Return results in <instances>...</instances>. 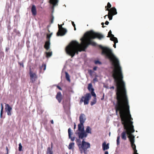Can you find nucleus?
<instances>
[{
	"label": "nucleus",
	"mask_w": 154,
	"mask_h": 154,
	"mask_svg": "<svg viewBox=\"0 0 154 154\" xmlns=\"http://www.w3.org/2000/svg\"><path fill=\"white\" fill-rule=\"evenodd\" d=\"M94 63L96 64H101V62H100V61H99V60H95L94 61Z\"/></svg>",
	"instance_id": "c9c22d12"
},
{
	"label": "nucleus",
	"mask_w": 154,
	"mask_h": 154,
	"mask_svg": "<svg viewBox=\"0 0 154 154\" xmlns=\"http://www.w3.org/2000/svg\"><path fill=\"white\" fill-rule=\"evenodd\" d=\"M17 59H19V57L18 55H17Z\"/></svg>",
	"instance_id": "680f3d73"
},
{
	"label": "nucleus",
	"mask_w": 154,
	"mask_h": 154,
	"mask_svg": "<svg viewBox=\"0 0 154 154\" xmlns=\"http://www.w3.org/2000/svg\"><path fill=\"white\" fill-rule=\"evenodd\" d=\"M31 12L33 16H35L36 14V10L35 6L34 5H32L31 8Z\"/></svg>",
	"instance_id": "ddd939ff"
},
{
	"label": "nucleus",
	"mask_w": 154,
	"mask_h": 154,
	"mask_svg": "<svg viewBox=\"0 0 154 154\" xmlns=\"http://www.w3.org/2000/svg\"><path fill=\"white\" fill-rule=\"evenodd\" d=\"M49 154H53V152L51 151L49 148Z\"/></svg>",
	"instance_id": "ea45409f"
},
{
	"label": "nucleus",
	"mask_w": 154,
	"mask_h": 154,
	"mask_svg": "<svg viewBox=\"0 0 154 154\" xmlns=\"http://www.w3.org/2000/svg\"><path fill=\"white\" fill-rule=\"evenodd\" d=\"M97 38L101 39L103 38V36L92 30L87 32L80 39L81 44L75 40L72 41L69 43L65 48L66 54L72 57L75 54H78L79 52L85 51L89 45L95 46L96 43L92 39Z\"/></svg>",
	"instance_id": "f03ea898"
},
{
	"label": "nucleus",
	"mask_w": 154,
	"mask_h": 154,
	"mask_svg": "<svg viewBox=\"0 0 154 154\" xmlns=\"http://www.w3.org/2000/svg\"><path fill=\"white\" fill-rule=\"evenodd\" d=\"M66 154H68V153H66Z\"/></svg>",
	"instance_id": "338daca9"
},
{
	"label": "nucleus",
	"mask_w": 154,
	"mask_h": 154,
	"mask_svg": "<svg viewBox=\"0 0 154 154\" xmlns=\"http://www.w3.org/2000/svg\"><path fill=\"white\" fill-rule=\"evenodd\" d=\"M101 25H102V27L103 28H104V27H105V26H104V23H103V22L102 23H101Z\"/></svg>",
	"instance_id": "09e8293b"
},
{
	"label": "nucleus",
	"mask_w": 154,
	"mask_h": 154,
	"mask_svg": "<svg viewBox=\"0 0 154 154\" xmlns=\"http://www.w3.org/2000/svg\"><path fill=\"white\" fill-rule=\"evenodd\" d=\"M88 88L89 91H92V89H94L92 88V85L91 83L88 84Z\"/></svg>",
	"instance_id": "5701e85b"
},
{
	"label": "nucleus",
	"mask_w": 154,
	"mask_h": 154,
	"mask_svg": "<svg viewBox=\"0 0 154 154\" xmlns=\"http://www.w3.org/2000/svg\"><path fill=\"white\" fill-rule=\"evenodd\" d=\"M14 31L16 33V35L19 36H20L21 35L19 31L17 30L16 29H14Z\"/></svg>",
	"instance_id": "a878e982"
},
{
	"label": "nucleus",
	"mask_w": 154,
	"mask_h": 154,
	"mask_svg": "<svg viewBox=\"0 0 154 154\" xmlns=\"http://www.w3.org/2000/svg\"><path fill=\"white\" fill-rule=\"evenodd\" d=\"M114 36V35L112 34V32L111 30H110L108 32V35L107 37H113Z\"/></svg>",
	"instance_id": "c85d7f7f"
},
{
	"label": "nucleus",
	"mask_w": 154,
	"mask_h": 154,
	"mask_svg": "<svg viewBox=\"0 0 154 154\" xmlns=\"http://www.w3.org/2000/svg\"><path fill=\"white\" fill-rule=\"evenodd\" d=\"M8 152H7V153H5V154H8Z\"/></svg>",
	"instance_id": "69168bd1"
},
{
	"label": "nucleus",
	"mask_w": 154,
	"mask_h": 154,
	"mask_svg": "<svg viewBox=\"0 0 154 154\" xmlns=\"http://www.w3.org/2000/svg\"><path fill=\"white\" fill-rule=\"evenodd\" d=\"M105 23L106 25H108L109 24V22L108 21H106L105 22Z\"/></svg>",
	"instance_id": "c03bdc74"
},
{
	"label": "nucleus",
	"mask_w": 154,
	"mask_h": 154,
	"mask_svg": "<svg viewBox=\"0 0 154 154\" xmlns=\"http://www.w3.org/2000/svg\"><path fill=\"white\" fill-rule=\"evenodd\" d=\"M134 151V154H138L137 152V150H136V149H135L134 150H133Z\"/></svg>",
	"instance_id": "58836bf2"
},
{
	"label": "nucleus",
	"mask_w": 154,
	"mask_h": 154,
	"mask_svg": "<svg viewBox=\"0 0 154 154\" xmlns=\"http://www.w3.org/2000/svg\"><path fill=\"white\" fill-rule=\"evenodd\" d=\"M76 134L78 135L79 138V139H84V138H85L88 136V134L85 132V131H79L77 132Z\"/></svg>",
	"instance_id": "6e6552de"
},
{
	"label": "nucleus",
	"mask_w": 154,
	"mask_h": 154,
	"mask_svg": "<svg viewBox=\"0 0 154 154\" xmlns=\"http://www.w3.org/2000/svg\"><path fill=\"white\" fill-rule=\"evenodd\" d=\"M110 37V40L113 41L114 43H117L118 42V41L117 38L116 37H115L114 36L113 37Z\"/></svg>",
	"instance_id": "6ab92c4d"
},
{
	"label": "nucleus",
	"mask_w": 154,
	"mask_h": 154,
	"mask_svg": "<svg viewBox=\"0 0 154 154\" xmlns=\"http://www.w3.org/2000/svg\"><path fill=\"white\" fill-rule=\"evenodd\" d=\"M105 154H108V151H106L105 152Z\"/></svg>",
	"instance_id": "4d7b16f0"
},
{
	"label": "nucleus",
	"mask_w": 154,
	"mask_h": 154,
	"mask_svg": "<svg viewBox=\"0 0 154 154\" xmlns=\"http://www.w3.org/2000/svg\"><path fill=\"white\" fill-rule=\"evenodd\" d=\"M58 26L59 30L58 32L57 33V36L64 35L67 32L66 29L62 27V24L59 25L58 24Z\"/></svg>",
	"instance_id": "423d86ee"
},
{
	"label": "nucleus",
	"mask_w": 154,
	"mask_h": 154,
	"mask_svg": "<svg viewBox=\"0 0 154 154\" xmlns=\"http://www.w3.org/2000/svg\"><path fill=\"white\" fill-rule=\"evenodd\" d=\"M114 88H115L114 86H112V87H110V89H114Z\"/></svg>",
	"instance_id": "de8ad7c7"
},
{
	"label": "nucleus",
	"mask_w": 154,
	"mask_h": 154,
	"mask_svg": "<svg viewBox=\"0 0 154 154\" xmlns=\"http://www.w3.org/2000/svg\"><path fill=\"white\" fill-rule=\"evenodd\" d=\"M74 30H76L75 26H74Z\"/></svg>",
	"instance_id": "bf43d9fd"
},
{
	"label": "nucleus",
	"mask_w": 154,
	"mask_h": 154,
	"mask_svg": "<svg viewBox=\"0 0 154 154\" xmlns=\"http://www.w3.org/2000/svg\"><path fill=\"white\" fill-rule=\"evenodd\" d=\"M64 23H63V24H62V26H63V25H64Z\"/></svg>",
	"instance_id": "0e129e2a"
},
{
	"label": "nucleus",
	"mask_w": 154,
	"mask_h": 154,
	"mask_svg": "<svg viewBox=\"0 0 154 154\" xmlns=\"http://www.w3.org/2000/svg\"><path fill=\"white\" fill-rule=\"evenodd\" d=\"M52 34V33H49V58L52 55V52L50 51L49 47V45L50 44L49 42V39L50 37H51Z\"/></svg>",
	"instance_id": "f3484780"
},
{
	"label": "nucleus",
	"mask_w": 154,
	"mask_h": 154,
	"mask_svg": "<svg viewBox=\"0 0 154 154\" xmlns=\"http://www.w3.org/2000/svg\"><path fill=\"white\" fill-rule=\"evenodd\" d=\"M80 139H79V138H76V139L75 140V141L77 144V145L78 146L79 148L82 144V143H81V142Z\"/></svg>",
	"instance_id": "aec40b11"
},
{
	"label": "nucleus",
	"mask_w": 154,
	"mask_h": 154,
	"mask_svg": "<svg viewBox=\"0 0 154 154\" xmlns=\"http://www.w3.org/2000/svg\"><path fill=\"white\" fill-rule=\"evenodd\" d=\"M107 16H108V15H106L104 17V18L105 19L106 17Z\"/></svg>",
	"instance_id": "13d9d810"
},
{
	"label": "nucleus",
	"mask_w": 154,
	"mask_h": 154,
	"mask_svg": "<svg viewBox=\"0 0 154 154\" xmlns=\"http://www.w3.org/2000/svg\"><path fill=\"white\" fill-rule=\"evenodd\" d=\"M114 44L113 45V47H114V48H116V43H114Z\"/></svg>",
	"instance_id": "3c124183"
},
{
	"label": "nucleus",
	"mask_w": 154,
	"mask_h": 154,
	"mask_svg": "<svg viewBox=\"0 0 154 154\" xmlns=\"http://www.w3.org/2000/svg\"><path fill=\"white\" fill-rule=\"evenodd\" d=\"M46 56L47 58H48V52H46Z\"/></svg>",
	"instance_id": "37998d69"
},
{
	"label": "nucleus",
	"mask_w": 154,
	"mask_h": 154,
	"mask_svg": "<svg viewBox=\"0 0 154 154\" xmlns=\"http://www.w3.org/2000/svg\"><path fill=\"white\" fill-rule=\"evenodd\" d=\"M22 146L20 143L19 144L18 150L19 151H21L22 150Z\"/></svg>",
	"instance_id": "2f4dec72"
},
{
	"label": "nucleus",
	"mask_w": 154,
	"mask_h": 154,
	"mask_svg": "<svg viewBox=\"0 0 154 154\" xmlns=\"http://www.w3.org/2000/svg\"><path fill=\"white\" fill-rule=\"evenodd\" d=\"M79 119L80 123H81V125H82V123L84 124L86 120L85 115L84 114H81L80 115Z\"/></svg>",
	"instance_id": "9d476101"
},
{
	"label": "nucleus",
	"mask_w": 154,
	"mask_h": 154,
	"mask_svg": "<svg viewBox=\"0 0 154 154\" xmlns=\"http://www.w3.org/2000/svg\"><path fill=\"white\" fill-rule=\"evenodd\" d=\"M94 89H92V91H91V94L94 97H96V94L94 92Z\"/></svg>",
	"instance_id": "c756f323"
},
{
	"label": "nucleus",
	"mask_w": 154,
	"mask_h": 154,
	"mask_svg": "<svg viewBox=\"0 0 154 154\" xmlns=\"http://www.w3.org/2000/svg\"><path fill=\"white\" fill-rule=\"evenodd\" d=\"M76 125L75 124V123L74 124V129H75L76 128Z\"/></svg>",
	"instance_id": "603ef678"
},
{
	"label": "nucleus",
	"mask_w": 154,
	"mask_h": 154,
	"mask_svg": "<svg viewBox=\"0 0 154 154\" xmlns=\"http://www.w3.org/2000/svg\"><path fill=\"white\" fill-rule=\"evenodd\" d=\"M106 11H108V17L109 20H112L113 16L117 13L116 9L114 7H112L110 9L106 8Z\"/></svg>",
	"instance_id": "20e7f679"
},
{
	"label": "nucleus",
	"mask_w": 154,
	"mask_h": 154,
	"mask_svg": "<svg viewBox=\"0 0 154 154\" xmlns=\"http://www.w3.org/2000/svg\"><path fill=\"white\" fill-rule=\"evenodd\" d=\"M91 96L90 93H87L85 96H82L81 99L80 101V103H81L83 102L85 105H87L88 104L89 100L91 99Z\"/></svg>",
	"instance_id": "39448f33"
},
{
	"label": "nucleus",
	"mask_w": 154,
	"mask_h": 154,
	"mask_svg": "<svg viewBox=\"0 0 154 154\" xmlns=\"http://www.w3.org/2000/svg\"><path fill=\"white\" fill-rule=\"evenodd\" d=\"M90 147V143L85 141V139H83L81 145L79 148L81 153L84 152L85 154H86L87 149Z\"/></svg>",
	"instance_id": "7ed1b4c3"
},
{
	"label": "nucleus",
	"mask_w": 154,
	"mask_h": 154,
	"mask_svg": "<svg viewBox=\"0 0 154 154\" xmlns=\"http://www.w3.org/2000/svg\"><path fill=\"white\" fill-rule=\"evenodd\" d=\"M66 78V80L69 82L70 81V76L68 72H65Z\"/></svg>",
	"instance_id": "393cba45"
},
{
	"label": "nucleus",
	"mask_w": 154,
	"mask_h": 154,
	"mask_svg": "<svg viewBox=\"0 0 154 154\" xmlns=\"http://www.w3.org/2000/svg\"><path fill=\"white\" fill-rule=\"evenodd\" d=\"M6 150L7 151V152L8 153V147L7 146H6Z\"/></svg>",
	"instance_id": "8fccbe9b"
},
{
	"label": "nucleus",
	"mask_w": 154,
	"mask_h": 154,
	"mask_svg": "<svg viewBox=\"0 0 154 154\" xmlns=\"http://www.w3.org/2000/svg\"><path fill=\"white\" fill-rule=\"evenodd\" d=\"M91 128L89 126H87L86 131H85V132H86L87 134H91Z\"/></svg>",
	"instance_id": "a211bd4d"
},
{
	"label": "nucleus",
	"mask_w": 154,
	"mask_h": 154,
	"mask_svg": "<svg viewBox=\"0 0 154 154\" xmlns=\"http://www.w3.org/2000/svg\"><path fill=\"white\" fill-rule=\"evenodd\" d=\"M96 103V97H94V99L93 100V101L91 102V106L95 104Z\"/></svg>",
	"instance_id": "cd10ccee"
},
{
	"label": "nucleus",
	"mask_w": 154,
	"mask_h": 154,
	"mask_svg": "<svg viewBox=\"0 0 154 154\" xmlns=\"http://www.w3.org/2000/svg\"><path fill=\"white\" fill-rule=\"evenodd\" d=\"M104 98V94L103 95V97L101 99V100H103Z\"/></svg>",
	"instance_id": "5fc2aeb1"
},
{
	"label": "nucleus",
	"mask_w": 154,
	"mask_h": 154,
	"mask_svg": "<svg viewBox=\"0 0 154 154\" xmlns=\"http://www.w3.org/2000/svg\"><path fill=\"white\" fill-rule=\"evenodd\" d=\"M72 25H73V26L74 27V26H75V24H74V22L73 21H72Z\"/></svg>",
	"instance_id": "49530a36"
},
{
	"label": "nucleus",
	"mask_w": 154,
	"mask_h": 154,
	"mask_svg": "<svg viewBox=\"0 0 154 154\" xmlns=\"http://www.w3.org/2000/svg\"><path fill=\"white\" fill-rule=\"evenodd\" d=\"M46 154H48V147L47 148Z\"/></svg>",
	"instance_id": "864d4df0"
},
{
	"label": "nucleus",
	"mask_w": 154,
	"mask_h": 154,
	"mask_svg": "<svg viewBox=\"0 0 154 154\" xmlns=\"http://www.w3.org/2000/svg\"><path fill=\"white\" fill-rule=\"evenodd\" d=\"M46 68V65L45 64L43 63L42 66L40 67V71H41L42 70L44 71L45 70Z\"/></svg>",
	"instance_id": "412c9836"
},
{
	"label": "nucleus",
	"mask_w": 154,
	"mask_h": 154,
	"mask_svg": "<svg viewBox=\"0 0 154 154\" xmlns=\"http://www.w3.org/2000/svg\"><path fill=\"white\" fill-rule=\"evenodd\" d=\"M74 143H71L69 144L68 146V148L69 149H72V147L74 146Z\"/></svg>",
	"instance_id": "bb28decb"
},
{
	"label": "nucleus",
	"mask_w": 154,
	"mask_h": 154,
	"mask_svg": "<svg viewBox=\"0 0 154 154\" xmlns=\"http://www.w3.org/2000/svg\"><path fill=\"white\" fill-rule=\"evenodd\" d=\"M5 109L6 112H7L8 115L11 116L12 114L11 112V111L12 109V107L8 104H6Z\"/></svg>",
	"instance_id": "1a4fd4ad"
},
{
	"label": "nucleus",
	"mask_w": 154,
	"mask_h": 154,
	"mask_svg": "<svg viewBox=\"0 0 154 154\" xmlns=\"http://www.w3.org/2000/svg\"><path fill=\"white\" fill-rule=\"evenodd\" d=\"M102 147L103 150L108 149L109 148V144H106V143L104 142L102 144Z\"/></svg>",
	"instance_id": "2eb2a0df"
},
{
	"label": "nucleus",
	"mask_w": 154,
	"mask_h": 154,
	"mask_svg": "<svg viewBox=\"0 0 154 154\" xmlns=\"http://www.w3.org/2000/svg\"><path fill=\"white\" fill-rule=\"evenodd\" d=\"M97 66H95L93 68V70H96L97 69Z\"/></svg>",
	"instance_id": "a18cd8bd"
},
{
	"label": "nucleus",
	"mask_w": 154,
	"mask_h": 154,
	"mask_svg": "<svg viewBox=\"0 0 154 154\" xmlns=\"http://www.w3.org/2000/svg\"><path fill=\"white\" fill-rule=\"evenodd\" d=\"M111 5L109 2H108L107 3V5L105 6V8H108L109 9V8H111Z\"/></svg>",
	"instance_id": "7c9ffc66"
},
{
	"label": "nucleus",
	"mask_w": 154,
	"mask_h": 154,
	"mask_svg": "<svg viewBox=\"0 0 154 154\" xmlns=\"http://www.w3.org/2000/svg\"><path fill=\"white\" fill-rule=\"evenodd\" d=\"M54 19V17L52 14L51 16V23L53 22V20Z\"/></svg>",
	"instance_id": "72a5a7b5"
},
{
	"label": "nucleus",
	"mask_w": 154,
	"mask_h": 154,
	"mask_svg": "<svg viewBox=\"0 0 154 154\" xmlns=\"http://www.w3.org/2000/svg\"><path fill=\"white\" fill-rule=\"evenodd\" d=\"M56 98L59 103L61 102L62 99V95L60 92H58L56 96Z\"/></svg>",
	"instance_id": "9b49d317"
},
{
	"label": "nucleus",
	"mask_w": 154,
	"mask_h": 154,
	"mask_svg": "<svg viewBox=\"0 0 154 154\" xmlns=\"http://www.w3.org/2000/svg\"><path fill=\"white\" fill-rule=\"evenodd\" d=\"M48 28V25L47 26V28Z\"/></svg>",
	"instance_id": "e2e57ef3"
},
{
	"label": "nucleus",
	"mask_w": 154,
	"mask_h": 154,
	"mask_svg": "<svg viewBox=\"0 0 154 154\" xmlns=\"http://www.w3.org/2000/svg\"><path fill=\"white\" fill-rule=\"evenodd\" d=\"M51 122L52 124H54V122L53 120H51Z\"/></svg>",
	"instance_id": "6e6d98bb"
},
{
	"label": "nucleus",
	"mask_w": 154,
	"mask_h": 154,
	"mask_svg": "<svg viewBox=\"0 0 154 154\" xmlns=\"http://www.w3.org/2000/svg\"><path fill=\"white\" fill-rule=\"evenodd\" d=\"M45 129H46V130L47 131L48 130V128L47 127H45Z\"/></svg>",
	"instance_id": "052dcab7"
},
{
	"label": "nucleus",
	"mask_w": 154,
	"mask_h": 154,
	"mask_svg": "<svg viewBox=\"0 0 154 154\" xmlns=\"http://www.w3.org/2000/svg\"><path fill=\"white\" fill-rule=\"evenodd\" d=\"M37 111L38 112L39 114L42 113L43 111L41 109L40 106L38 107L37 108Z\"/></svg>",
	"instance_id": "b1692460"
},
{
	"label": "nucleus",
	"mask_w": 154,
	"mask_h": 154,
	"mask_svg": "<svg viewBox=\"0 0 154 154\" xmlns=\"http://www.w3.org/2000/svg\"><path fill=\"white\" fill-rule=\"evenodd\" d=\"M93 81L94 82H98V79H97V78L96 77H95V78H94L93 79Z\"/></svg>",
	"instance_id": "e433bc0d"
},
{
	"label": "nucleus",
	"mask_w": 154,
	"mask_h": 154,
	"mask_svg": "<svg viewBox=\"0 0 154 154\" xmlns=\"http://www.w3.org/2000/svg\"><path fill=\"white\" fill-rule=\"evenodd\" d=\"M9 48L8 47H6V48H5V51L6 52H8V50H9Z\"/></svg>",
	"instance_id": "a19ab883"
},
{
	"label": "nucleus",
	"mask_w": 154,
	"mask_h": 154,
	"mask_svg": "<svg viewBox=\"0 0 154 154\" xmlns=\"http://www.w3.org/2000/svg\"><path fill=\"white\" fill-rule=\"evenodd\" d=\"M68 133L69 138L71 139V141H74L75 139V137H71V135H72V133L71 131V129L70 128H69L68 129Z\"/></svg>",
	"instance_id": "f8f14e48"
},
{
	"label": "nucleus",
	"mask_w": 154,
	"mask_h": 154,
	"mask_svg": "<svg viewBox=\"0 0 154 154\" xmlns=\"http://www.w3.org/2000/svg\"><path fill=\"white\" fill-rule=\"evenodd\" d=\"M1 110L0 112V117L1 118H2V114L3 113V110L4 109V107L3 106L2 103L1 104Z\"/></svg>",
	"instance_id": "4be33fe9"
},
{
	"label": "nucleus",
	"mask_w": 154,
	"mask_h": 154,
	"mask_svg": "<svg viewBox=\"0 0 154 154\" xmlns=\"http://www.w3.org/2000/svg\"><path fill=\"white\" fill-rule=\"evenodd\" d=\"M57 87L60 90H62V88H61L60 86H57Z\"/></svg>",
	"instance_id": "79ce46f5"
},
{
	"label": "nucleus",
	"mask_w": 154,
	"mask_h": 154,
	"mask_svg": "<svg viewBox=\"0 0 154 154\" xmlns=\"http://www.w3.org/2000/svg\"><path fill=\"white\" fill-rule=\"evenodd\" d=\"M114 82L116 83V102L115 105L116 113L118 115L119 112L122 124L125 130L121 134V138L124 140H127V135L133 150L136 149L135 144V136L132 134L135 131L133 122L130 110L129 101L125 88V84L123 81V75H112Z\"/></svg>",
	"instance_id": "f257e3e1"
},
{
	"label": "nucleus",
	"mask_w": 154,
	"mask_h": 154,
	"mask_svg": "<svg viewBox=\"0 0 154 154\" xmlns=\"http://www.w3.org/2000/svg\"><path fill=\"white\" fill-rule=\"evenodd\" d=\"M78 130L79 131H83L84 130V128L83 124H81V123H79L78 125Z\"/></svg>",
	"instance_id": "4468645a"
},
{
	"label": "nucleus",
	"mask_w": 154,
	"mask_h": 154,
	"mask_svg": "<svg viewBox=\"0 0 154 154\" xmlns=\"http://www.w3.org/2000/svg\"><path fill=\"white\" fill-rule=\"evenodd\" d=\"M88 72L90 75H92V74L93 72V71L91 70H89L88 71Z\"/></svg>",
	"instance_id": "4c0bfd02"
},
{
	"label": "nucleus",
	"mask_w": 154,
	"mask_h": 154,
	"mask_svg": "<svg viewBox=\"0 0 154 154\" xmlns=\"http://www.w3.org/2000/svg\"><path fill=\"white\" fill-rule=\"evenodd\" d=\"M120 138V137L119 136H118V137H117L116 141H117V145H118L120 143V142H119Z\"/></svg>",
	"instance_id": "473e14b6"
},
{
	"label": "nucleus",
	"mask_w": 154,
	"mask_h": 154,
	"mask_svg": "<svg viewBox=\"0 0 154 154\" xmlns=\"http://www.w3.org/2000/svg\"><path fill=\"white\" fill-rule=\"evenodd\" d=\"M46 38L47 40L46 41L44 45V48L47 50H48V33L46 34Z\"/></svg>",
	"instance_id": "dca6fc26"
},
{
	"label": "nucleus",
	"mask_w": 154,
	"mask_h": 154,
	"mask_svg": "<svg viewBox=\"0 0 154 154\" xmlns=\"http://www.w3.org/2000/svg\"><path fill=\"white\" fill-rule=\"evenodd\" d=\"M29 75L30 77V82L32 83H33L37 79L38 77L35 73H33L30 68L29 71Z\"/></svg>",
	"instance_id": "0eeeda50"
},
{
	"label": "nucleus",
	"mask_w": 154,
	"mask_h": 154,
	"mask_svg": "<svg viewBox=\"0 0 154 154\" xmlns=\"http://www.w3.org/2000/svg\"><path fill=\"white\" fill-rule=\"evenodd\" d=\"M18 64L20 66H21L22 67H24V66L23 65V62H18Z\"/></svg>",
	"instance_id": "f704fd0d"
}]
</instances>
